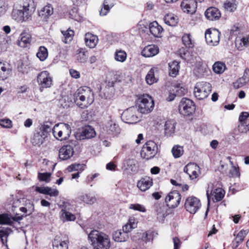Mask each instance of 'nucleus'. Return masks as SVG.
<instances>
[{
    "mask_svg": "<svg viewBox=\"0 0 249 249\" xmlns=\"http://www.w3.org/2000/svg\"><path fill=\"white\" fill-rule=\"evenodd\" d=\"M85 41L86 45L89 48H94L98 43V38L97 36L88 33L85 35Z\"/></svg>",
    "mask_w": 249,
    "mask_h": 249,
    "instance_id": "c756f323",
    "label": "nucleus"
},
{
    "mask_svg": "<svg viewBox=\"0 0 249 249\" xmlns=\"http://www.w3.org/2000/svg\"><path fill=\"white\" fill-rule=\"evenodd\" d=\"M164 20L165 23L169 26H176L178 22L177 17L173 14L170 13L166 14L164 18Z\"/></svg>",
    "mask_w": 249,
    "mask_h": 249,
    "instance_id": "ea45409f",
    "label": "nucleus"
},
{
    "mask_svg": "<svg viewBox=\"0 0 249 249\" xmlns=\"http://www.w3.org/2000/svg\"><path fill=\"white\" fill-rule=\"evenodd\" d=\"M212 91L211 85L206 82L197 83L195 88L194 93L196 98L203 100L206 98Z\"/></svg>",
    "mask_w": 249,
    "mask_h": 249,
    "instance_id": "423d86ee",
    "label": "nucleus"
},
{
    "mask_svg": "<svg viewBox=\"0 0 249 249\" xmlns=\"http://www.w3.org/2000/svg\"><path fill=\"white\" fill-rule=\"evenodd\" d=\"M74 100L77 106L81 108H86L93 103L94 94L89 88L81 87L75 92Z\"/></svg>",
    "mask_w": 249,
    "mask_h": 249,
    "instance_id": "7ed1b4c3",
    "label": "nucleus"
},
{
    "mask_svg": "<svg viewBox=\"0 0 249 249\" xmlns=\"http://www.w3.org/2000/svg\"><path fill=\"white\" fill-rule=\"evenodd\" d=\"M248 82L242 78L241 77L237 79L235 82L233 83V86L235 89H239L245 86Z\"/></svg>",
    "mask_w": 249,
    "mask_h": 249,
    "instance_id": "0e129e2a",
    "label": "nucleus"
},
{
    "mask_svg": "<svg viewBox=\"0 0 249 249\" xmlns=\"http://www.w3.org/2000/svg\"><path fill=\"white\" fill-rule=\"evenodd\" d=\"M78 199L88 204H93L96 201V198L94 196L88 194L81 195L78 197Z\"/></svg>",
    "mask_w": 249,
    "mask_h": 249,
    "instance_id": "c03bdc74",
    "label": "nucleus"
},
{
    "mask_svg": "<svg viewBox=\"0 0 249 249\" xmlns=\"http://www.w3.org/2000/svg\"><path fill=\"white\" fill-rule=\"evenodd\" d=\"M181 199V195L178 191H174L167 195L165 202L169 208H175L179 204Z\"/></svg>",
    "mask_w": 249,
    "mask_h": 249,
    "instance_id": "4468645a",
    "label": "nucleus"
},
{
    "mask_svg": "<svg viewBox=\"0 0 249 249\" xmlns=\"http://www.w3.org/2000/svg\"><path fill=\"white\" fill-rule=\"evenodd\" d=\"M93 249H109L111 241L106 233L97 230H92L88 235Z\"/></svg>",
    "mask_w": 249,
    "mask_h": 249,
    "instance_id": "f03ea898",
    "label": "nucleus"
},
{
    "mask_svg": "<svg viewBox=\"0 0 249 249\" xmlns=\"http://www.w3.org/2000/svg\"><path fill=\"white\" fill-rule=\"evenodd\" d=\"M225 9L229 12H233L237 7L235 1H227L224 3Z\"/></svg>",
    "mask_w": 249,
    "mask_h": 249,
    "instance_id": "4d7b16f0",
    "label": "nucleus"
},
{
    "mask_svg": "<svg viewBox=\"0 0 249 249\" xmlns=\"http://www.w3.org/2000/svg\"><path fill=\"white\" fill-rule=\"evenodd\" d=\"M52 128L50 124H44L41 125L39 128L37 130L41 133L43 135H44L46 137H47L48 134L51 132Z\"/></svg>",
    "mask_w": 249,
    "mask_h": 249,
    "instance_id": "13d9d810",
    "label": "nucleus"
},
{
    "mask_svg": "<svg viewBox=\"0 0 249 249\" xmlns=\"http://www.w3.org/2000/svg\"><path fill=\"white\" fill-rule=\"evenodd\" d=\"M46 138L38 130H36L31 140V142L34 145L40 146L43 143Z\"/></svg>",
    "mask_w": 249,
    "mask_h": 249,
    "instance_id": "f704fd0d",
    "label": "nucleus"
},
{
    "mask_svg": "<svg viewBox=\"0 0 249 249\" xmlns=\"http://www.w3.org/2000/svg\"><path fill=\"white\" fill-rule=\"evenodd\" d=\"M129 209L140 212L143 213L146 212V209L144 206L139 204H132L129 206Z\"/></svg>",
    "mask_w": 249,
    "mask_h": 249,
    "instance_id": "e2e57ef3",
    "label": "nucleus"
},
{
    "mask_svg": "<svg viewBox=\"0 0 249 249\" xmlns=\"http://www.w3.org/2000/svg\"><path fill=\"white\" fill-rule=\"evenodd\" d=\"M178 110L180 113L184 116L190 115L195 110L193 102L188 98H182L179 103Z\"/></svg>",
    "mask_w": 249,
    "mask_h": 249,
    "instance_id": "9b49d317",
    "label": "nucleus"
},
{
    "mask_svg": "<svg viewBox=\"0 0 249 249\" xmlns=\"http://www.w3.org/2000/svg\"><path fill=\"white\" fill-rule=\"evenodd\" d=\"M84 165L80 164L79 163H74L69 166L67 168V170L69 172H71L74 171L83 170L84 169Z\"/></svg>",
    "mask_w": 249,
    "mask_h": 249,
    "instance_id": "bf43d9fd",
    "label": "nucleus"
},
{
    "mask_svg": "<svg viewBox=\"0 0 249 249\" xmlns=\"http://www.w3.org/2000/svg\"><path fill=\"white\" fill-rule=\"evenodd\" d=\"M35 9L34 0H19L13 6L12 18L18 22L26 21L31 17Z\"/></svg>",
    "mask_w": 249,
    "mask_h": 249,
    "instance_id": "f257e3e1",
    "label": "nucleus"
},
{
    "mask_svg": "<svg viewBox=\"0 0 249 249\" xmlns=\"http://www.w3.org/2000/svg\"><path fill=\"white\" fill-rule=\"evenodd\" d=\"M159 52V50L157 46L151 45L144 48L142 51V54L144 57H150L156 55Z\"/></svg>",
    "mask_w": 249,
    "mask_h": 249,
    "instance_id": "a878e982",
    "label": "nucleus"
},
{
    "mask_svg": "<svg viewBox=\"0 0 249 249\" xmlns=\"http://www.w3.org/2000/svg\"><path fill=\"white\" fill-rule=\"evenodd\" d=\"M73 154V147L69 144L63 145L59 150V157L63 160L70 159Z\"/></svg>",
    "mask_w": 249,
    "mask_h": 249,
    "instance_id": "6ab92c4d",
    "label": "nucleus"
},
{
    "mask_svg": "<svg viewBox=\"0 0 249 249\" xmlns=\"http://www.w3.org/2000/svg\"><path fill=\"white\" fill-rule=\"evenodd\" d=\"M114 5L112 0H104L103 6L100 11V15L102 16H106L111 8L114 6Z\"/></svg>",
    "mask_w": 249,
    "mask_h": 249,
    "instance_id": "e433bc0d",
    "label": "nucleus"
},
{
    "mask_svg": "<svg viewBox=\"0 0 249 249\" xmlns=\"http://www.w3.org/2000/svg\"><path fill=\"white\" fill-rule=\"evenodd\" d=\"M127 57V54L124 51L122 50H117L114 54V58L116 61L124 62L125 61Z\"/></svg>",
    "mask_w": 249,
    "mask_h": 249,
    "instance_id": "de8ad7c7",
    "label": "nucleus"
},
{
    "mask_svg": "<svg viewBox=\"0 0 249 249\" xmlns=\"http://www.w3.org/2000/svg\"><path fill=\"white\" fill-rule=\"evenodd\" d=\"M95 135L96 132L94 128L88 125L83 128L79 136V139L80 140L90 139L94 137Z\"/></svg>",
    "mask_w": 249,
    "mask_h": 249,
    "instance_id": "bb28decb",
    "label": "nucleus"
},
{
    "mask_svg": "<svg viewBox=\"0 0 249 249\" xmlns=\"http://www.w3.org/2000/svg\"><path fill=\"white\" fill-rule=\"evenodd\" d=\"M36 55L41 61H43L46 60L48 56V53L47 48L44 46H40L38 50V52L36 53Z\"/></svg>",
    "mask_w": 249,
    "mask_h": 249,
    "instance_id": "09e8293b",
    "label": "nucleus"
},
{
    "mask_svg": "<svg viewBox=\"0 0 249 249\" xmlns=\"http://www.w3.org/2000/svg\"><path fill=\"white\" fill-rule=\"evenodd\" d=\"M149 31L151 34L155 37H160L163 32V28L157 21H154L149 24Z\"/></svg>",
    "mask_w": 249,
    "mask_h": 249,
    "instance_id": "7c9ffc66",
    "label": "nucleus"
},
{
    "mask_svg": "<svg viewBox=\"0 0 249 249\" xmlns=\"http://www.w3.org/2000/svg\"><path fill=\"white\" fill-rule=\"evenodd\" d=\"M12 232L10 228H5L0 230V238L2 244H4L7 242V237Z\"/></svg>",
    "mask_w": 249,
    "mask_h": 249,
    "instance_id": "864d4df0",
    "label": "nucleus"
},
{
    "mask_svg": "<svg viewBox=\"0 0 249 249\" xmlns=\"http://www.w3.org/2000/svg\"><path fill=\"white\" fill-rule=\"evenodd\" d=\"M51 174L49 173H39L38 174V178L40 181L49 182L50 180V177Z\"/></svg>",
    "mask_w": 249,
    "mask_h": 249,
    "instance_id": "680f3d73",
    "label": "nucleus"
},
{
    "mask_svg": "<svg viewBox=\"0 0 249 249\" xmlns=\"http://www.w3.org/2000/svg\"><path fill=\"white\" fill-rule=\"evenodd\" d=\"M12 69L9 63L0 61V80L7 79Z\"/></svg>",
    "mask_w": 249,
    "mask_h": 249,
    "instance_id": "4be33fe9",
    "label": "nucleus"
},
{
    "mask_svg": "<svg viewBox=\"0 0 249 249\" xmlns=\"http://www.w3.org/2000/svg\"><path fill=\"white\" fill-rule=\"evenodd\" d=\"M0 125L4 128H11L12 126V121L8 119L0 120Z\"/></svg>",
    "mask_w": 249,
    "mask_h": 249,
    "instance_id": "338daca9",
    "label": "nucleus"
},
{
    "mask_svg": "<svg viewBox=\"0 0 249 249\" xmlns=\"http://www.w3.org/2000/svg\"><path fill=\"white\" fill-rule=\"evenodd\" d=\"M122 118L126 123L134 124L140 120L141 114L137 107H132L123 113Z\"/></svg>",
    "mask_w": 249,
    "mask_h": 249,
    "instance_id": "0eeeda50",
    "label": "nucleus"
},
{
    "mask_svg": "<svg viewBox=\"0 0 249 249\" xmlns=\"http://www.w3.org/2000/svg\"><path fill=\"white\" fill-rule=\"evenodd\" d=\"M115 89L113 86L107 85L101 91L100 95L105 99H111L114 94Z\"/></svg>",
    "mask_w": 249,
    "mask_h": 249,
    "instance_id": "4c0bfd02",
    "label": "nucleus"
},
{
    "mask_svg": "<svg viewBox=\"0 0 249 249\" xmlns=\"http://www.w3.org/2000/svg\"><path fill=\"white\" fill-rule=\"evenodd\" d=\"M36 82L39 90L42 92L44 89L51 87L53 85V78L48 71H44L38 74Z\"/></svg>",
    "mask_w": 249,
    "mask_h": 249,
    "instance_id": "1a4fd4ad",
    "label": "nucleus"
},
{
    "mask_svg": "<svg viewBox=\"0 0 249 249\" xmlns=\"http://www.w3.org/2000/svg\"><path fill=\"white\" fill-rule=\"evenodd\" d=\"M137 226V220L134 217L130 218L128 222L123 227V230L128 234L132 229H135Z\"/></svg>",
    "mask_w": 249,
    "mask_h": 249,
    "instance_id": "58836bf2",
    "label": "nucleus"
},
{
    "mask_svg": "<svg viewBox=\"0 0 249 249\" xmlns=\"http://www.w3.org/2000/svg\"><path fill=\"white\" fill-rule=\"evenodd\" d=\"M36 191L40 194L48 195L51 196H57L59 191L54 188L49 187H36Z\"/></svg>",
    "mask_w": 249,
    "mask_h": 249,
    "instance_id": "cd10ccee",
    "label": "nucleus"
},
{
    "mask_svg": "<svg viewBox=\"0 0 249 249\" xmlns=\"http://www.w3.org/2000/svg\"><path fill=\"white\" fill-rule=\"evenodd\" d=\"M166 210V207L163 204L158 203L155 205V211L157 214V218L160 220H163L167 216Z\"/></svg>",
    "mask_w": 249,
    "mask_h": 249,
    "instance_id": "c85d7f7f",
    "label": "nucleus"
},
{
    "mask_svg": "<svg viewBox=\"0 0 249 249\" xmlns=\"http://www.w3.org/2000/svg\"><path fill=\"white\" fill-rule=\"evenodd\" d=\"M205 16L208 20L213 21L220 18L221 13L218 9L215 7H210L205 11Z\"/></svg>",
    "mask_w": 249,
    "mask_h": 249,
    "instance_id": "393cba45",
    "label": "nucleus"
},
{
    "mask_svg": "<svg viewBox=\"0 0 249 249\" xmlns=\"http://www.w3.org/2000/svg\"><path fill=\"white\" fill-rule=\"evenodd\" d=\"M153 185V179L149 177L141 178L137 183V187L142 191L145 192Z\"/></svg>",
    "mask_w": 249,
    "mask_h": 249,
    "instance_id": "412c9836",
    "label": "nucleus"
},
{
    "mask_svg": "<svg viewBox=\"0 0 249 249\" xmlns=\"http://www.w3.org/2000/svg\"><path fill=\"white\" fill-rule=\"evenodd\" d=\"M183 171L189 175L191 179H194L199 175V167L195 163H189L184 167Z\"/></svg>",
    "mask_w": 249,
    "mask_h": 249,
    "instance_id": "f3484780",
    "label": "nucleus"
},
{
    "mask_svg": "<svg viewBox=\"0 0 249 249\" xmlns=\"http://www.w3.org/2000/svg\"><path fill=\"white\" fill-rule=\"evenodd\" d=\"M105 130L108 134L116 136L121 133V129L116 120L110 119L106 124Z\"/></svg>",
    "mask_w": 249,
    "mask_h": 249,
    "instance_id": "2eb2a0df",
    "label": "nucleus"
},
{
    "mask_svg": "<svg viewBox=\"0 0 249 249\" xmlns=\"http://www.w3.org/2000/svg\"><path fill=\"white\" fill-rule=\"evenodd\" d=\"M32 36L31 34L27 31H23L19 36L18 44L20 47L27 48L29 47L31 42Z\"/></svg>",
    "mask_w": 249,
    "mask_h": 249,
    "instance_id": "aec40b11",
    "label": "nucleus"
},
{
    "mask_svg": "<svg viewBox=\"0 0 249 249\" xmlns=\"http://www.w3.org/2000/svg\"><path fill=\"white\" fill-rule=\"evenodd\" d=\"M14 208L19 207L20 212L25 213V216L30 215L34 211V205L30 200L20 198L15 200L13 203Z\"/></svg>",
    "mask_w": 249,
    "mask_h": 249,
    "instance_id": "6e6552de",
    "label": "nucleus"
},
{
    "mask_svg": "<svg viewBox=\"0 0 249 249\" xmlns=\"http://www.w3.org/2000/svg\"><path fill=\"white\" fill-rule=\"evenodd\" d=\"M53 13V8L51 4H48L38 12V16L44 21H47L48 18Z\"/></svg>",
    "mask_w": 249,
    "mask_h": 249,
    "instance_id": "b1692460",
    "label": "nucleus"
},
{
    "mask_svg": "<svg viewBox=\"0 0 249 249\" xmlns=\"http://www.w3.org/2000/svg\"><path fill=\"white\" fill-rule=\"evenodd\" d=\"M68 204H64V209H62L60 212V218L63 221H73L76 219V216L69 212V209L67 208Z\"/></svg>",
    "mask_w": 249,
    "mask_h": 249,
    "instance_id": "5701e85b",
    "label": "nucleus"
},
{
    "mask_svg": "<svg viewBox=\"0 0 249 249\" xmlns=\"http://www.w3.org/2000/svg\"><path fill=\"white\" fill-rule=\"evenodd\" d=\"M70 18L75 21H81L83 19V17L78 13L77 8H73L69 12Z\"/></svg>",
    "mask_w": 249,
    "mask_h": 249,
    "instance_id": "5fc2aeb1",
    "label": "nucleus"
},
{
    "mask_svg": "<svg viewBox=\"0 0 249 249\" xmlns=\"http://www.w3.org/2000/svg\"><path fill=\"white\" fill-rule=\"evenodd\" d=\"M62 33L64 36L63 41L65 43H69L72 40L74 36L73 31L69 29L66 31H62Z\"/></svg>",
    "mask_w": 249,
    "mask_h": 249,
    "instance_id": "3c124183",
    "label": "nucleus"
},
{
    "mask_svg": "<svg viewBox=\"0 0 249 249\" xmlns=\"http://www.w3.org/2000/svg\"><path fill=\"white\" fill-rule=\"evenodd\" d=\"M180 7L184 13L193 14L196 11L197 2L196 0H183Z\"/></svg>",
    "mask_w": 249,
    "mask_h": 249,
    "instance_id": "dca6fc26",
    "label": "nucleus"
},
{
    "mask_svg": "<svg viewBox=\"0 0 249 249\" xmlns=\"http://www.w3.org/2000/svg\"><path fill=\"white\" fill-rule=\"evenodd\" d=\"M128 238V234L126 233L123 230L116 231L113 233V238L116 242H125Z\"/></svg>",
    "mask_w": 249,
    "mask_h": 249,
    "instance_id": "473e14b6",
    "label": "nucleus"
},
{
    "mask_svg": "<svg viewBox=\"0 0 249 249\" xmlns=\"http://www.w3.org/2000/svg\"><path fill=\"white\" fill-rule=\"evenodd\" d=\"M220 33L216 29H209L205 32V39L207 43L212 46H216L219 44Z\"/></svg>",
    "mask_w": 249,
    "mask_h": 249,
    "instance_id": "ddd939ff",
    "label": "nucleus"
},
{
    "mask_svg": "<svg viewBox=\"0 0 249 249\" xmlns=\"http://www.w3.org/2000/svg\"><path fill=\"white\" fill-rule=\"evenodd\" d=\"M9 41L8 36L0 35V51H4L8 48Z\"/></svg>",
    "mask_w": 249,
    "mask_h": 249,
    "instance_id": "603ef678",
    "label": "nucleus"
},
{
    "mask_svg": "<svg viewBox=\"0 0 249 249\" xmlns=\"http://www.w3.org/2000/svg\"><path fill=\"white\" fill-rule=\"evenodd\" d=\"M138 109L143 114L151 112L154 109V102L151 96L144 94L139 97L138 101Z\"/></svg>",
    "mask_w": 249,
    "mask_h": 249,
    "instance_id": "39448f33",
    "label": "nucleus"
},
{
    "mask_svg": "<svg viewBox=\"0 0 249 249\" xmlns=\"http://www.w3.org/2000/svg\"><path fill=\"white\" fill-rule=\"evenodd\" d=\"M183 44L187 48H192L194 46V42L192 39L191 36L189 34H185L182 37Z\"/></svg>",
    "mask_w": 249,
    "mask_h": 249,
    "instance_id": "49530a36",
    "label": "nucleus"
},
{
    "mask_svg": "<svg viewBox=\"0 0 249 249\" xmlns=\"http://www.w3.org/2000/svg\"><path fill=\"white\" fill-rule=\"evenodd\" d=\"M226 69V65L221 62H216L213 66V71L217 74L222 73Z\"/></svg>",
    "mask_w": 249,
    "mask_h": 249,
    "instance_id": "8fccbe9b",
    "label": "nucleus"
},
{
    "mask_svg": "<svg viewBox=\"0 0 249 249\" xmlns=\"http://www.w3.org/2000/svg\"><path fill=\"white\" fill-rule=\"evenodd\" d=\"M176 123L174 120H170L166 121L164 124L165 135L170 137L172 136L175 131Z\"/></svg>",
    "mask_w": 249,
    "mask_h": 249,
    "instance_id": "2f4dec72",
    "label": "nucleus"
},
{
    "mask_svg": "<svg viewBox=\"0 0 249 249\" xmlns=\"http://www.w3.org/2000/svg\"><path fill=\"white\" fill-rule=\"evenodd\" d=\"M23 218V216H13L11 214L3 213L0 214V224L14 226V222H18Z\"/></svg>",
    "mask_w": 249,
    "mask_h": 249,
    "instance_id": "a211bd4d",
    "label": "nucleus"
},
{
    "mask_svg": "<svg viewBox=\"0 0 249 249\" xmlns=\"http://www.w3.org/2000/svg\"><path fill=\"white\" fill-rule=\"evenodd\" d=\"M156 70V68H151L146 75V82L149 85H151L157 81V79L155 77L154 74L155 71Z\"/></svg>",
    "mask_w": 249,
    "mask_h": 249,
    "instance_id": "a18cd8bd",
    "label": "nucleus"
},
{
    "mask_svg": "<svg viewBox=\"0 0 249 249\" xmlns=\"http://www.w3.org/2000/svg\"><path fill=\"white\" fill-rule=\"evenodd\" d=\"M59 103L62 107L68 108L70 106L71 102L67 100V97H64L60 99Z\"/></svg>",
    "mask_w": 249,
    "mask_h": 249,
    "instance_id": "774afa93",
    "label": "nucleus"
},
{
    "mask_svg": "<svg viewBox=\"0 0 249 249\" xmlns=\"http://www.w3.org/2000/svg\"><path fill=\"white\" fill-rule=\"evenodd\" d=\"M157 146L153 141H148L143 145L141 151V157L147 160L153 158L157 153Z\"/></svg>",
    "mask_w": 249,
    "mask_h": 249,
    "instance_id": "9d476101",
    "label": "nucleus"
},
{
    "mask_svg": "<svg viewBox=\"0 0 249 249\" xmlns=\"http://www.w3.org/2000/svg\"><path fill=\"white\" fill-rule=\"evenodd\" d=\"M173 91L176 92L175 94L177 96H182L187 92L186 89L182 84L178 83H174L173 85Z\"/></svg>",
    "mask_w": 249,
    "mask_h": 249,
    "instance_id": "37998d69",
    "label": "nucleus"
},
{
    "mask_svg": "<svg viewBox=\"0 0 249 249\" xmlns=\"http://www.w3.org/2000/svg\"><path fill=\"white\" fill-rule=\"evenodd\" d=\"M88 52L85 49H78L75 53V58L76 60L81 63H85L88 59Z\"/></svg>",
    "mask_w": 249,
    "mask_h": 249,
    "instance_id": "72a5a7b5",
    "label": "nucleus"
},
{
    "mask_svg": "<svg viewBox=\"0 0 249 249\" xmlns=\"http://www.w3.org/2000/svg\"><path fill=\"white\" fill-rule=\"evenodd\" d=\"M53 249H68V242L65 241L60 240L59 237H56L53 242Z\"/></svg>",
    "mask_w": 249,
    "mask_h": 249,
    "instance_id": "a19ab883",
    "label": "nucleus"
},
{
    "mask_svg": "<svg viewBox=\"0 0 249 249\" xmlns=\"http://www.w3.org/2000/svg\"><path fill=\"white\" fill-rule=\"evenodd\" d=\"M225 195V191L222 188H218L214 190L212 196V200L214 202L219 201L222 199Z\"/></svg>",
    "mask_w": 249,
    "mask_h": 249,
    "instance_id": "79ce46f5",
    "label": "nucleus"
},
{
    "mask_svg": "<svg viewBox=\"0 0 249 249\" xmlns=\"http://www.w3.org/2000/svg\"><path fill=\"white\" fill-rule=\"evenodd\" d=\"M52 132L54 138L57 140L65 141L70 138L71 129L68 124L59 123L55 124L52 129Z\"/></svg>",
    "mask_w": 249,
    "mask_h": 249,
    "instance_id": "20e7f679",
    "label": "nucleus"
},
{
    "mask_svg": "<svg viewBox=\"0 0 249 249\" xmlns=\"http://www.w3.org/2000/svg\"><path fill=\"white\" fill-rule=\"evenodd\" d=\"M184 206L188 212L190 213L195 214L200 208L201 204L198 198L192 196L186 198Z\"/></svg>",
    "mask_w": 249,
    "mask_h": 249,
    "instance_id": "f8f14e48",
    "label": "nucleus"
},
{
    "mask_svg": "<svg viewBox=\"0 0 249 249\" xmlns=\"http://www.w3.org/2000/svg\"><path fill=\"white\" fill-rule=\"evenodd\" d=\"M169 74L170 76L175 77L178 73L179 65V62L177 61H173L168 64Z\"/></svg>",
    "mask_w": 249,
    "mask_h": 249,
    "instance_id": "c9c22d12",
    "label": "nucleus"
},
{
    "mask_svg": "<svg viewBox=\"0 0 249 249\" xmlns=\"http://www.w3.org/2000/svg\"><path fill=\"white\" fill-rule=\"evenodd\" d=\"M238 131L242 133H246L249 131L248 123H240L238 126Z\"/></svg>",
    "mask_w": 249,
    "mask_h": 249,
    "instance_id": "052dcab7",
    "label": "nucleus"
},
{
    "mask_svg": "<svg viewBox=\"0 0 249 249\" xmlns=\"http://www.w3.org/2000/svg\"><path fill=\"white\" fill-rule=\"evenodd\" d=\"M183 147L177 145L174 146L172 149V153L175 158H178L181 157L183 154Z\"/></svg>",
    "mask_w": 249,
    "mask_h": 249,
    "instance_id": "6e6d98bb",
    "label": "nucleus"
},
{
    "mask_svg": "<svg viewBox=\"0 0 249 249\" xmlns=\"http://www.w3.org/2000/svg\"><path fill=\"white\" fill-rule=\"evenodd\" d=\"M248 233L247 230H242L237 233L235 239L242 242Z\"/></svg>",
    "mask_w": 249,
    "mask_h": 249,
    "instance_id": "69168bd1",
    "label": "nucleus"
}]
</instances>
